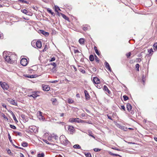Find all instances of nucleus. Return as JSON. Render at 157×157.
Here are the masks:
<instances>
[{"instance_id": "obj_1", "label": "nucleus", "mask_w": 157, "mask_h": 157, "mask_svg": "<svg viewBox=\"0 0 157 157\" xmlns=\"http://www.w3.org/2000/svg\"><path fill=\"white\" fill-rule=\"evenodd\" d=\"M3 56L5 58L6 61L8 63H12L10 57V56L7 55L6 54V52H3Z\"/></svg>"}, {"instance_id": "obj_2", "label": "nucleus", "mask_w": 157, "mask_h": 157, "mask_svg": "<svg viewBox=\"0 0 157 157\" xmlns=\"http://www.w3.org/2000/svg\"><path fill=\"white\" fill-rule=\"evenodd\" d=\"M0 85L3 89L4 90H7L9 88V86L5 82H0Z\"/></svg>"}, {"instance_id": "obj_3", "label": "nucleus", "mask_w": 157, "mask_h": 157, "mask_svg": "<svg viewBox=\"0 0 157 157\" xmlns=\"http://www.w3.org/2000/svg\"><path fill=\"white\" fill-rule=\"evenodd\" d=\"M21 64L23 66H26L28 63V60L25 58H22L21 60Z\"/></svg>"}, {"instance_id": "obj_4", "label": "nucleus", "mask_w": 157, "mask_h": 157, "mask_svg": "<svg viewBox=\"0 0 157 157\" xmlns=\"http://www.w3.org/2000/svg\"><path fill=\"white\" fill-rule=\"evenodd\" d=\"M67 131L70 134H72L74 131V129L72 126L67 125Z\"/></svg>"}, {"instance_id": "obj_5", "label": "nucleus", "mask_w": 157, "mask_h": 157, "mask_svg": "<svg viewBox=\"0 0 157 157\" xmlns=\"http://www.w3.org/2000/svg\"><path fill=\"white\" fill-rule=\"evenodd\" d=\"M17 56L15 54H12L10 56V57L12 63H14L16 60Z\"/></svg>"}, {"instance_id": "obj_6", "label": "nucleus", "mask_w": 157, "mask_h": 157, "mask_svg": "<svg viewBox=\"0 0 157 157\" xmlns=\"http://www.w3.org/2000/svg\"><path fill=\"white\" fill-rule=\"evenodd\" d=\"M42 90L45 91H48L50 89V87L48 85L43 84L42 85Z\"/></svg>"}, {"instance_id": "obj_7", "label": "nucleus", "mask_w": 157, "mask_h": 157, "mask_svg": "<svg viewBox=\"0 0 157 157\" xmlns=\"http://www.w3.org/2000/svg\"><path fill=\"white\" fill-rule=\"evenodd\" d=\"M38 92H32V94L30 95H29V96L30 97H32L34 98H36L37 97L39 96V95L38 94Z\"/></svg>"}, {"instance_id": "obj_8", "label": "nucleus", "mask_w": 157, "mask_h": 157, "mask_svg": "<svg viewBox=\"0 0 157 157\" xmlns=\"http://www.w3.org/2000/svg\"><path fill=\"white\" fill-rule=\"evenodd\" d=\"M7 100L8 102L12 105H17V102L15 101L14 100L10 98H8Z\"/></svg>"}, {"instance_id": "obj_9", "label": "nucleus", "mask_w": 157, "mask_h": 157, "mask_svg": "<svg viewBox=\"0 0 157 157\" xmlns=\"http://www.w3.org/2000/svg\"><path fill=\"white\" fill-rule=\"evenodd\" d=\"M39 113L38 115V117L40 120L44 121V117L42 115V113L40 111H38Z\"/></svg>"}, {"instance_id": "obj_10", "label": "nucleus", "mask_w": 157, "mask_h": 157, "mask_svg": "<svg viewBox=\"0 0 157 157\" xmlns=\"http://www.w3.org/2000/svg\"><path fill=\"white\" fill-rule=\"evenodd\" d=\"M105 66V68L107 69L109 71L111 72L112 71L110 67L108 62H105L104 63Z\"/></svg>"}, {"instance_id": "obj_11", "label": "nucleus", "mask_w": 157, "mask_h": 157, "mask_svg": "<svg viewBox=\"0 0 157 157\" xmlns=\"http://www.w3.org/2000/svg\"><path fill=\"white\" fill-rule=\"evenodd\" d=\"M93 80L94 83L95 84H97L100 83V79L97 77H94Z\"/></svg>"}, {"instance_id": "obj_12", "label": "nucleus", "mask_w": 157, "mask_h": 157, "mask_svg": "<svg viewBox=\"0 0 157 157\" xmlns=\"http://www.w3.org/2000/svg\"><path fill=\"white\" fill-rule=\"evenodd\" d=\"M78 118H71L69 120V121L71 122H77L78 123Z\"/></svg>"}, {"instance_id": "obj_13", "label": "nucleus", "mask_w": 157, "mask_h": 157, "mask_svg": "<svg viewBox=\"0 0 157 157\" xmlns=\"http://www.w3.org/2000/svg\"><path fill=\"white\" fill-rule=\"evenodd\" d=\"M36 45L38 48H40L42 47L41 42L40 40H37L36 43Z\"/></svg>"}, {"instance_id": "obj_14", "label": "nucleus", "mask_w": 157, "mask_h": 157, "mask_svg": "<svg viewBox=\"0 0 157 157\" xmlns=\"http://www.w3.org/2000/svg\"><path fill=\"white\" fill-rule=\"evenodd\" d=\"M21 11L22 13L26 15H29V13H30L28 11V10L25 9H21Z\"/></svg>"}, {"instance_id": "obj_15", "label": "nucleus", "mask_w": 157, "mask_h": 157, "mask_svg": "<svg viewBox=\"0 0 157 157\" xmlns=\"http://www.w3.org/2000/svg\"><path fill=\"white\" fill-rule=\"evenodd\" d=\"M66 138L64 135H62L60 136L59 137V139L60 141L62 142V143H63V142H64V140H65Z\"/></svg>"}, {"instance_id": "obj_16", "label": "nucleus", "mask_w": 157, "mask_h": 157, "mask_svg": "<svg viewBox=\"0 0 157 157\" xmlns=\"http://www.w3.org/2000/svg\"><path fill=\"white\" fill-rule=\"evenodd\" d=\"M51 101H52V103L53 105H56L58 104L56 98H52Z\"/></svg>"}, {"instance_id": "obj_17", "label": "nucleus", "mask_w": 157, "mask_h": 157, "mask_svg": "<svg viewBox=\"0 0 157 157\" xmlns=\"http://www.w3.org/2000/svg\"><path fill=\"white\" fill-rule=\"evenodd\" d=\"M84 93L86 99L87 100H89L90 99V96L87 91L86 90H85L84 91Z\"/></svg>"}, {"instance_id": "obj_18", "label": "nucleus", "mask_w": 157, "mask_h": 157, "mask_svg": "<svg viewBox=\"0 0 157 157\" xmlns=\"http://www.w3.org/2000/svg\"><path fill=\"white\" fill-rule=\"evenodd\" d=\"M39 31H40V33L43 34L45 36H48L49 35V33L48 32H46L43 30H40Z\"/></svg>"}, {"instance_id": "obj_19", "label": "nucleus", "mask_w": 157, "mask_h": 157, "mask_svg": "<svg viewBox=\"0 0 157 157\" xmlns=\"http://www.w3.org/2000/svg\"><path fill=\"white\" fill-rule=\"evenodd\" d=\"M127 108L129 111H132V106L130 103H128L127 104Z\"/></svg>"}, {"instance_id": "obj_20", "label": "nucleus", "mask_w": 157, "mask_h": 157, "mask_svg": "<svg viewBox=\"0 0 157 157\" xmlns=\"http://www.w3.org/2000/svg\"><path fill=\"white\" fill-rule=\"evenodd\" d=\"M25 77H26L28 78H33L36 77H37V75H26Z\"/></svg>"}, {"instance_id": "obj_21", "label": "nucleus", "mask_w": 157, "mask_h": 157, "mask_svg": "<svg viewBox=\"0 0 157 157\" xmlns=\"http://www.w3.org/2000/svg\"><path fill=\"white\" fill-rule=\"evenodd\" d=\"M103 90H104L108 92L109 94H110V91L109 90L107 86L105 85H104V86Z\"/></svg>"}, {"instance_id": "obj_22", "label": "nucleus", "mask_w": 157, "mask_h": 157, "mask_svg": "<svg viewBox=\"0 0 157 157\" xmlns=\"http://www.w3.org/2000/svg\"><path fill=\"white\" fill-rule=\"evenodd\" d=\"M11 113L12 116L14 120L17 123L18 122V121H17L14 114L12 111H11Z\"/></svg>"}, {"instance_id": "obj_23", "label": "nucleus", "mask_w": 157, "mask_h": 157, "mask_svg": "<svg viewBox=\"0 0 157 157\" xmlns=\"http://www.w3.org/2000/svg\"><path fill=\"white\" fill-rule=\"evenodd\" d=\"M60 13L63 18H64L65 20H66L69 21V18L67 17L65 14H64L62 13Z\"/></svg>"}, {"instance_id": "obj_24", "label": "nucleus", "mask_w": 157, "mask_h": 157, "mask_svg": "<svg viewBox=\"0 0 157 157\" xmlns=\"http://www.w3.org/2000/svg\"><path fill=\"white\" fill-rule=\"evenodd\" d=\"M90 29V26L88 25H86V26L83 27L82 29L84 31H86Z\"/></svg>"}, {"instance_id": "obj_25", "label": "nucleus", "mask_w": 157, "mask_h": 157, "mask_svg": "<svg viewBox=\"0 0 157 157\" xmlns=\"http://www.w3.org/2000/svg\"><path fill=\"white\" fill-rule=\"evenodd\" d=\"M79 42L80 44H83L84 43V39L82 38H80L79 40Z\"/></svg>"}, {"instance_id": "obj_26", "label": "nucleus", "mask_w": 157, "mask_h": 157, "mask_svg": "<svg viewBox=\"0 0 157 157\" xmlns=\"http://www.w3.org/2000/svg\"><path fill=\"white\" fill-rule=\"evenodd\" d=\"M47 11L49 13L52 14L53 16H54L55 15V13L52 12V10L50 9L49 8H48L47 9Z\"/></svg>"}, {"instance_id": "obj_27", "label": "nucleus", "mask_w": 157, "mask_h": 157, "mask_svg": "<svg viewBox=\"0 0 157 157\" xmlns=\"http://www.w3.org/2000/svg\"><path fill=\"white\" fill-rule=\"evenodd\" d=\"M55 11L57 12L58 13H59L58 12V10L61 11V10L60 9V8H59V7L57 6H55Z\"/></svg>"}, {"instance_id": "obj_28", "label": "nucleus", "mask_w": 157, "mask_h": 157, "mask_svg": "<svg viewBox=\"0 0 157 157\" xmlns=\"http://www.w3.org/2000/svg\"><path fill=\"white\" fill-rule=\"evenodd\" d=\"M73 147L75 149H81L80 146L78 144H75L73 146Z\"/></svg>"}, {"instance_id": "obj_29", "label": "nucleus", "mask_w": 157, "mask_h": 157, "mask_svg": "<svg viewBox=\"0 0 157 157\" xmlns=\"http://www.w3.org/2000/svg\"><path fill=\"white\" fill-rule=\"evenodd\" d=\"M94 49L95 51V52L97 54L98 56L99 55L100 53H99V52L98 51V50L97 49V47L96 46H94Z\"/></svg>"}, {"instance_id": "obj_30", "label": "nucleus", "mask_w": 157, "mask_h": 157, "mask_svg": "<svg viewBox=\"0 0 157 157\" xmlns=\"http://www.w3.org/2000/svg\"><path fill=\"white\" fill-rule=\"evenodd\" d=\"M89 59L91 61H93L94 60V58L93 55H91L90 56Z\"/></svg>"}, {"instance_id": "obj_31", "label": "nucleus", "mask_w": 157, "mask_h": 157, "mask_svg": "<svg viewBox=\"0 0 157 157\" xmlns=\"http://www.w3.org/2000/svg\"><path fill=\"white\" fill-rule=\"evenodd\" d=\"M28 143L25 142H23L21 144V145L23 147H27L28 146Z\"/></svg>"}, {"instance_id": "obj_32", "label": "nucleus", "mask_w": 157, "mask_h": 157, "mask_svg": "<svg viewBox=\"0 0 157 157\" xmlns=\"http://www.w3.org/2000/svg\"><path fill=\"white\" fill-rule=\"evenodd\" d=\"M51 136L52 138H54L56 140L58 138V137L56 135H55L54 134H52Z\"/></svg>"}, {"instance_id": "obj_33", "label": "nucleus", "mask_w": 157, "mask_h": 157, "mask_svg": "<svg viewBox=\"0 0 157 157\" xmlns=\"http://www.w3.org/2000/svg\"><path fill=\"white\" fill-rule=\"evenodd\" d=\"M88 133H89V134H88L89 136L92 137L94 138H95L93 134L90 131H89Z\"/></svg>"}, {"instance_id": "obj_34", "label": "nucleus", "mask_w": 157, "mask_h": 157, "mask_svg": "<svg viewBox=\"0 0 157 157\" xmlns=\"http://www.w3.org/2000/svg\"><path fill=\"white\" fill-rule=\"evenodd\" d=\"M84 154L86 157H91V155L90 153H84Z\"/></svg>"}, {"instance_id": "obj_35", "label": "nucleus", "mask_w": 157, "mask_h": 157, "mask_svg": "<svg viewBox=\"0 0 157 157\" xmlns=\"http://www.w3.org/2000/svg\"><path fill=\"white\" fill-rule=\"evenodd\" d=\"M67 102L69 104H71L74 102V101L72 99L68 98L67 99Z\"/></svg>"}, {"instance_id": "obj_36", "label": "nucleus", "mask_w": 157, "mask_h": 157, "mask_svg": "<svg viewBox=\"0 0 157 157\" xmlns=\"http://www.w3.org/2000/svg\"><path fill=\"white\" fill-rule=\"evenodd\" d=\"M69 143H70V142H69V141L66 138V139H65V140H64V142H63V143L65 145H67Z\"/></svg>"}, {"instance_id": "obj_37", "label": "nucleus", "mask_w": 157, "mask_h": 157, "mask_svg": "<svg viewBox=\"0 0 157 157\" xmlns=\"http://www.w3.org/2000/svg\"><path fill=\"white\" fill-rule=\"evenodd\" d=\"M14 132L15 134H16V136L18 135L19 136H22V134L20 132L15 131Z\"/></svg>"}, {"instance_id": "obj_38", "label": "nucleus", "mask_w": 157, "mask_h": 157, "mask_svg": "<svg viewBox=\"0 0 157 157\" xmlns=\"http://www.w3.org/2000/svg\"><path fill=\"white\" fill-rule=\"evenodd\" d=\"M120 128L124 131H126L127 130V128L124 126H120Z\"/></svg>"}, {"instance_id": "obj_39", "label": "nucleus", "mask_w": 157, "mask_h": 157, "mask_svg": "<svg viewBox=\"0 0 157 157\" xmlns=\"http://www.w3.org/2000/svg\"><path fill=\"white\" fill-rule=\"evenodd\" d=\"M44 153L41 154L39 153L37 155L38 157H44Z\"/></svg>"}, {"instance_id": "obj_40", "label": "nucleus", "mask_w": 157, "mask_h": 157, "mask_svg": "<svg viewBox=\"0 0 157 157\" xmlns=\"http://www.w3.org/2000/svg\"><path fill=\"white\" fill-rule=\"evenodd\" d=\"M153 47L154 50H156L157 49V43H155L153 45Z\"/></svg>"}, {"instance_id": "obj_41", "label": "nucleus", "mask_w": 157, "mask_h": 157, "mask_svg": "<svg viewBox=\"0 0 157 157\" xmlns=\"http://www.w3.org/2000/svg\"><path fill=\"white\" fill-rule=\"evenodd\" d=\"M97 84V85L96 86V87L100 89L102 87V85L100 83H99Z\"/></svg>"}, {"instance_id": "obj_42", "label": "nucleus", "mask_w": 157, "mask_h": 157, "mask_svg": "<svg viewBox=\"0 0 157 157\" xmlns=\"http://www.w3.org/2000/svg\"><path fill=\"white\" fill-rule=\"evenodd\" d=\"M124 100V101H126L128 99V97L126 95H124L123 96Z\"/></svg>"}, {"instance_id": "obj_43", "label": "nucleus", "mask_w": 157, "mask_h": 157, "mask_svg": "<svg viewBox=\"0 0 157 157\" xmlns=\"http://www.w3.org/2000/svg\"><path fill=\"white\" fill-rule=\"evenodd\" d=\"M79 71L83 74H85L86 73L85 70L82 68H80Z\"/></svg>"}, {"instance_id": "obj_44", "label": "nucleus", "mask_w": 157, "mask_h": 157, "mask_svg": "<svg viewBox=\"0 0 157 157\" xmlns=\"http://www.w3.org/2000/svg\"><path fill=\"white\" fill-rule=\"evenodd\" d=\"M86 121L78 118V123H85Z\"/></svg>"}, {"instance_id": "obj_45", "label": "nucleus", "mask_w": 157, "mask_h": 157, "mask_svg": "<svg viewBox=\"0 0 157 157\" xmlns=\"http://www.w3.org/2000/svg\"><path fill=\"white\" fill-rule=\"evenodd\" d=\"M95 59L96 61L98 62V63L99 62V59L98 58L96 55L94 56Z\"/></svg>"}, {"instance_id": "obj_46", "label": "nucleus", "mask_w": 157, "mask_h": 157, "mask_svg": "<svg viewBox=\"0 0 157 157\" xmlns=\"http://www.w3.org/2000/svg\"><path fill=\"white\" fill-rule=\"evenodd\" d=\"M19 1H20L23 3H25L28 4L29 3V2L26 1L24 0H18Z\"/></svg>"}, {"instance_id": "obj_47", "label": "nucleus", "mask_w": 157, "mask_h": 157, "mask_svg": "<svg viewBox=\"0 0 157 157\" xmlns=\"http://www.w3.org/2000/svg\"><path fill=\"white\" fill-rule=\"evenodd\" d=\"M131 53L129 52L128 53L126 54V56L127 58H128L131 55Z\"/></svg>"}, {"instance_id": "obj_48", "label": "nucleus", "mask_w": 157, "mask_h": 157, "mask_svg": "<svg viewBox=\"0 0 157 157\" xmlns=\"http://www.w3.org/2000/svg\"><path fill=\"white\" fill-rule=\"evenodd\" d=\"M139 67H140V65L139 64L137 63V64H136V65H135V67H136V68L137 69V71H139Z\"/></svg>"}, {"instance_id": "obj_49", "label": "nucleus", "mask_w": 157, "mask_h": 157, "mask_svg": "<svg viewBox=\"0 0 157 157\" xmlns=\"http://www.w3.org/2000/svg\"><path fill=\"white\" fill-rule=\"evenodd\" d=\"M10 128H13V129H16V127L14 125L10 124Z\"/></svg>"}, {"instance_id": "obj_50", "label": "nucleus", "mask_w": 157, "mask_h": 157, "mask_svg": "<svg viewBox=\"0 0 157 157\" xmlns=\"http://www.w3.org/2000/svg\"><path fill=\"white\" fill-rule=\"evenodd\" d=\"M50 65H53V66H54V67H53V68H52V69H54V68H55L56 67V64L55 63H51L50 64Z\"/></svg>"}, {"instance_id": "obj_51", "label": "nucleus", "mask_w": 157, "mask_h": 157, "mask_svg": "<svg viewBox=\"0 0 157 157\" xmlns=\"http://www.w3.org/2000/svg\"><path fill=\"white\" fill-rule=\"evenodd\" d=\"M43 141L46 143L48 144H51L50 143H49L47 140L43 139Z\"/></svg>"}, {"instance_id": "obj_52", "label": "nucleus", "mask_w": 157, "mask_h": 157, "mask_svg": "<svg viewBox=\"0 0 157 157\" xmlns=\"http://www.w3.org/2000/svg\"><path fill=\"white\" fill-rule=\"evenodd\" d=\"M48 49V48L47 45H45V46H44V48L43 50V52H44L46 51Z\"/></svg>"}, {"instance_id": "obj_53", "label": "nucleus", "mask_w": 157, "mask_h": 157, "mask_svg": "<svg viewBox=\"0 0 157 157\" xmlns=\"http://www.w3.org/2000/svg\"><path fill=\"white\" fill-rule=\"evenodd\" d=\"M48 141H52V136H48Z\"/></svg>"}, {"instance_id": "obj_54", "label": "nucleus", "mask_w": 157, "mask_h": 157, "mask_svg": "<svg viewBox=\"0 0 157 157\" xmlns=\"http://www.w3.org/2000/svg\"><path fill=\"white\" fill-rule=\"evenodd\" d=\"M2 116L3 117L4 119H6V120L8 121V118L5 116V114H3V115H2Z\"/></svg>"}, {"instance_id": "obj_55", "label": "nucleus", "mask_w": 157, "mask_h": 157, "mask_svg": "<svg viewBox=\"0 0 157 157\" xmlns=\"http://www.w3.org/2000/svg\"><path fill=\"white\" fill-rule=\"evenodd\" d=\"M94 151L98 152L100 151L101 149L98 148H95L94 149Z\"/></svg>"}, {"instance_id": "obj_56", "label": "nucleus", "mask_w": 157, "mask_h": 157, "mask_svg": "<svg viewBox=\"0 0 157 157\" xmlns=\"http://www.w3.org/2000/svg\"><path fill=\"white\" fill-rule=\"evenodd\" d=\"M21 117L24 120L25 119V116L24 114H21L20 115Z\"/></svg>"}, {"instance_id": "obj_57", "label": "nucleus", "mask_w": 157, "mask_h": 157, "mask_svg": "<svg viewBox=\"0 0 157 157\" xmlns=\"http://www.w3.org/2000/svg\"><path fill=\"white\" fill-rule=\"evenodd\" d=\"M8 138H9V140H10V141L11 142H12V140L11 139V136L10 135L9 133V134L8 135Z\"/></svg>"}, {"instance_id": "obj_58", "label": "nucleus", "mask_w": 157, "mask_h": 157, "mask_svg": "<svg viewBox=\"0 0 157 157\" xmlns=\"http://www.w3.org/2000/svg\"><path fill=\"white\" fill-rule=\"evenodd\" d=\"M56 59V58L55 57H52L51 59V60H50V61H51V62H52V61H54Z\"/></svg>"}, {"instance_id": "obj_59", "label": "nucleus", "mask_w": 157, "mask_h": 157, "mask_svg": "<svg viewBox=\"0 0 157 157\" xmlns=\"http://www.w3.org/2000/svg\"><path fill=\"white\" fill-rule=\"evenodd\" d=\"M86 116V114L84 113H82L81 114V118H83V117H84Z\"/></svg>"}, {"instance_id": "obj_60", "label": "nucleus", "mask_w": 157, "mask_h": 157, "mask_svg": "<svg viewBox=\"0 0 157 157\" xmlns=\"http://www.w3.org/2000/svg\"><path fill=\"white\" fill-rule=\"evenodd\" d=\"M57 82V80H55L53 81H51L50 82L52 83H56Z\"/></svg>"}, {"instance_id": "obj_61", "label": "nucleus", "mask_w": 157, "mask_h": 157, "mask_svg": "<svg viewBox=\"0 0 157 157\" xmlns=\"http://www.w3.org/2000/svg\"><path fill=\"white\" fill-rule=\"evenodd\" d=\"M111 155L113 156H120V155H118L117 154H116L112 153V154H111Z\"/></svg>"}, {"instance_id": "obj_62", "label": "nucleus", "mask_w": 157, "mask_h": 157, "mask_svg": "<svg viewBox=\"0 0 157 157\" xmlns=\"http://www.w3.org/2000/svg\"><path fill=\"white\" fill-rule=\"evenodd\" d=\"M137 62H140L141 61V59L140 58H137L136 59Z\"/></svg>"}, {"instance_id": "obj_63", "label": "nucleus", "mask_w": 157, "mask_h": 157, "mask_svg": "<svg viewBox=\"0 0 157 157\" xmlns=\"http://www.w3.org/2000/svg\"><path fill=\"white\" fill-rule=\"evenodd\" d=\"M121 109H123L124 110H125V107L124 105H121Z\"/></svg>"}, {"instance_id": "obj_64", "label": "nucleus", "mask_w": 157, "mask_h": 157, "mask_svg": "<svg viewBox=\"0 0 157 157\" xmlns=\"http://www.w3.org/2000/svg\"><path fill=\"white\" fill-rule=\"evenodd\" d=\"M112 148L113 149L116 150L117 151H121L120 149H118V148H117L116 147H114V148Z\"/></svg>"}]
</instances>
